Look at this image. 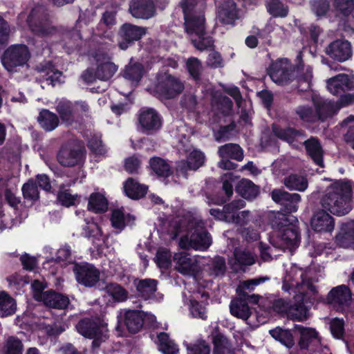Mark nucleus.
Listing matches in <instances>:
<instances>
[{"mask_svg": "<svg viewBox=\"0 0 354 354\" xmlns=\"http://www.w3.org/2000/svg\"><path fill=\"white\" fill-rule=\"evenodd\" d=\"M352 193L351 181L338 180L331 184L321 199L324 209L316 212L311 218L312 229L317 232H332L335 221L326 211L337 216L348 214L352 209Z\"/></svg>", "mask_w": 354, "mask_h": 354, "instance_id": "f257e3e1", "label": "nucleus"}, {"mask_svg": "<svg viewBox=\"0 0 354 354\" xmlns=\"http://www.w3.org/2000/svg\"><path fill=\"white\" fill-rule=\"evenodd\" d=\"M292 266L289 272V289L297 288L299 293L294 296L292 304L289 306V319L304 322L310 317L309 309L311 304L306 290L316 294L317 289L301 268Z\"/></svg>", "mask_w": 354, "mask_h": 354, "instance_id": "f03ea898", "label": "nucleus"}, {"mask_svg": "<svg viewBox=\"0 0 354 354\" xmlns=\"http://www.w3.org/2000/svg\"><path fill=\"white\" fill-rule=\"evenodd\" d=\"M183 12L185 31L190 37L192 45L200 51L214 49V40L207 35L203 9L183 10Z\"/></svg>", "mask_w": 354, "mask_h": 354, "instance_id": "7ed1b4c3", "label": "nucleus"}, {"mask_svg": "<svg viewBox=\"0 0 354 354\" xmlns=\"http://www.w3.org/2000/svg\"><path fill=\"white\" fill-rule=\"evenodd\" d=\"M272 201L282 206L279 211H270L268 218L272 228L281 232L282 239L288 243V192L274 189L271 193Z\"/></svg>", "mask_w": 354, "mask_h": 354, "instance_id": "20e7f679", "label": "nucleus"}, {"mask_svg": "<svg viewBox=\"0 0 354 354\" xmlns=\"http://www.w3.org/2000/svg\"><path fill=\"white\" fill-rule=\"evenodd\" d=\"M302 57V52H298L295 59L296 64L293 68L289 71V84L292 91L308 93L310 91L312 75L308 69L305 71Z\"/></svg>", "mask_w": 354, "mask_h": 354, "instance_id": "39448f33", "label": "nucleus"}, {"mask_svg": "<svg viewBox=\"0 0 354 354\" xmlns=\"http://www.w3.org/2000/svg\"><path fill=\"white\" fill-rule=\"evenodd\" d=\"M147 28L125 22L122 24L117 33L118 46L120 50H126L140 41L147 34Z\"/></svg>", "mask_w": 354, "mask_h": 354, "instance_id": "423d86ee", "label": "nucleus"}, {"mask_svg": "<svg viewBox=\"0 0 354 354\" xmlns=\"http://www.w3.org/2000/svg\"><path fill=\"white\" fill-rule=\"evenodd\" d=\"M138 116L140 131L145 135H153L159 131L162 127V117L153 108H141Z\"/></svg>", "mask_w": 354, "mask_h": 354, "instance_id": "0eeeda50", "label": "nucleus"}, {"mask_svg": "<svg viewBox=\"0 0 354 354\" xmlns=\"http://www.w3.org/2000/svg\"><path fill=\"white\" fill-rule=\"evenodd\" d=\"M218 155L221 158L218 163L219 168L225 170H236L239 165L232 160L241 161L244 158L243 150L236 143H227L218 149Z\"/></svg>", "mask_w": 354, "mask_h": 354, "instance_id": "6e6552de", "label": "nucleus"}, {"mask_svg": "<svg viewBox=\"0 0 354 354\" xmlns=\"http://www.w3.org/2000/svg\"><path fill=\"white\" fill-rule=\"evenodd\" d=\"M184 88V84L178 78L167 74L158 79L154 86V92L160 97L170 100L177 97Z\"/></svg>", "mask_w": 354, "mask_h": 354, "instance_id": "1a4fd4ad", "label": "nucleus"}, {"mask_svg": "<svg viewBox=\"0 0 354 354\" xmlns=\"http://www.w3.org/2000/svg\"><path fill=\"white\" fill-rule=\"evenodd\" d=\"M27 22L30 30L37 36H48L53 30L50 26L48 15L41 7H36L31 10L28 16Z\"/></svg>", "mask_w": 354, "mask_h": 354, "instance_id": "9d476101", "label": "nucleus"}, {"mask_svg": "<svg viewBox=\"0 0 354 354\" xmlns=\"http://www.w3.org/2000/svg\"><path fill=\"white\" fill-rule=\"evenodd\" d=\"M30 57L28 46L25 44H15L8 47L2 56V63L8 71L26 64Z\"/></svg>", "mask_w": 354, "mask_h": 354, "instance_id": "9b49d317", "label": "nucleus"}, {"mask_svg": "<svg viewBox=\"0 0 354 354\" xmlns=\"http://www.w3.org/2000/svg\"><path fill=\"white\" fill-rule=\"evenodd\" d=\"M351 292L346 285L332 288L327 295V302L337 312L347 313L350 310Z\"/></svg>", "mask_w": 354, "mask_h": 354, "instance_id": "f8f14e48", "label": "nucleus"}, {"mask_svg": "<svg viewBox=\"0 0 354 354\" xmlns=\"http://www.w3.org/2000/svg\"><path fill=\"white\" fill-rule=\"evenodd\" d=\"M73 272L77 282L86 288H93L100 281V270L93 264L87 262L75 263Z\"/></svg>", "mask_w": 354, "mask_h": 354, "instance_id": "ddd939ff", "label": "nucleus"}, {"mask_svg": "<svg viewBox=\"0 0 354 354\" xmlns=\"http://www.w3.org/2000/svg\"><path fill=\"white\" fill-rule=\"evenodd\" d=\"M57 159L64 167L81 166L84 165L86 159V151L81 147L62 145L57 153Z\"/></svg>", "mask_w": 354, "mask_h": 354, "instance_id": "4468645a", "label": "nucleus"}, {"mask_svg": "<svg viewBox=\"0 0 354 354\" xmlns=\"http://www.w3.org/2000/svg\"><path fill=\"white\" fill-rule=\"evenodd\" d=\"M236 293L239 297L231 301L230 305V313L234 317L247 320L252 315V310L247 300L257 302L259 297L255 295H249L246 291L240 288H236Z\"/></svg>", "mask_w": 354, "mask_h": 354, "instance_id": "2eb2a0df", "label": "nucleus"}, {"mask_svg": "<svg viewBox=\"0 0 354 354\" xmlns=\"http://www.w3.org/2000/svg\"><path fill=\"white\" fill-rule=\"evenodd\" d=\"M297 335L299 336L298 344L301 349H308L310 344L320 343L318 333L315 329L295 324L291 330H289V348L295 344L293 336Z\"/></svg>", "mask_w": 354, "mask_h": 354, "instance_id": "dca6fc26", "label": "nucleus"}, {"mask_svg": "<svg viewBox=\"0 0 354 354\" xmlns=\"http://www.w3.org/2000/svg\"><path fill=\"white\" fill-rule=\"evenodd\" d=\"M144 324V316L141 311L137 310H129L124 313L123 319L122 316H118V324L116 330H120L125 327L127 331L131 334L138 333Z\"/></svg>", "mask_w": 354, "mask_h": 354, "instance_id": "f3484780", "label": "nucleus"}, {"mask_svg": "<svg viewBox=\"0 0 354 354\" xmlns=\"http://www.w3.org/2000/svg\"><path fill=\"white\" fill-rule=\"evenodd\" d=\"M326 54L339 62L349 59L353 54L351 43L345 39H336L330 42L325 50Z\"/></svg>", "mask_w": 354, "mask_h": 354, "instance_id": "a211bd4d", "label": "nucleus"}, {"mask_svg": "<svg viewBox=\"0 0 354 354\" xmlns=\"http://www.w3.org/2000/svg\"><path fill=\"white\" fill-rule=\"evenodd\" d=\"M310 97L316 111V121H324L339 111L336 102L324 100L315 93H311Z\"/></svg>", "mask_w": 354, "mask_h": 354, "instance_id": "6ab92c4d", "label": "nucleus"}, {"mask_svg": "<svg viewBox=\"0 0 354 354\" xmlns=\"http://www.w3.org/2000/svg\"><path fill=\"white\" fill-rule=\"evenodd\" d=\"M103 327V323L98 317H84L76 325L77 331L88 339L102 335Z\"/></svg>", "mask_w": 354, "mask_h": 354, "instance_id": "aec40b11", "label": "nucleus"}, {"mask_svg": "<svg viewBox=\"0 0 354 354\" xmlns=\"http://www.w3.org/2000/svg\"><path fill=\"white\" fill-rule=\"evenodd\" d=\"M267 74L278 85L288 83V58H279L272 61L267 68Z\"/></svg>", "mask_w": 354, "mask_h": 354, "instance_id": "412c9836", "label": "nucleus"}, {"mask_svg": "<svg viewBox=\"0 0 354 354\" xmlns=\"http://www.w3.org/2000/svg\"><path fill=\"white\" fill-rule=\"evenodd\" d=\"M328 91L334 95H341L346 91L354 89V78L346 74H339L326 81Z\"/></svg>", "mask_w": 354, "mask_h": 354, "instance_id": "4be33fe9", "label": "nucleus"}, {"mask_svg": "<svg viewBox=\"0 0 354 354\" xmlns=\"http://www.w3.org/2000/svg\"><path fill=\"white\" fill-rule=\"evenodd\" d=\"M129 12L135 18L148 19L156 12L154 3L152 0H131Z\"/></svg>", "mask_w": 354, "mask_h": 354, "instance_id": "5701e85b", "label": "nucleus"}, {"mask_svg": "<svg viewBox=\"0 0 354 354\" xmlns=\"http://www.w3.org/2000/svg\"><path fill=\"white\" fill-rule=\"evenodd\" d=\"M158 281L154 279L136 278L133 280V285L136 287L137 295L144 300H149L155 297L158 290Z\"/></svg>", "mask_w": 354, "mask_h": 354, "instance_id": "b1692460", "label": "nucleus"}, {"mask_svg": "<svg viewBox=\"0 0 354 354\" xmlns=\"http://www.w3.org/2000/svg\"><path fill=\"white\" fill-rule=\"evenodd\" d=\"M35 70L48 84L55 86L60 84L62 72L57 69L52 61H44L36 66Z\"/></svg>", "mask_w": 354, "mask_h": 354, "instance_id": "393cba45", "label": "nucleus"}, {"mask_svg": "<svg viewBox=\"0 0 354 354\" xmlns=\"http://www.w3.org/2000/svg\"><path fill=\"white\" fill-rule=\"evenodd\" d=\"M41 301L45 306L59 310L67 308L70 303L69 298L66 295L53 290L43 292Z\"/></svg>", "mask_w": 354, "mask_h": 354, "instance_id": "a878e982", "label": "nucleus"}, {"mask_svg": "<svg viewBox=\"0 0 354 354\" xmlns=\"http://www.w3.org/2000/svg\"><path fill=\"white\" fill-rule=\"evenodd\" d=\"M217 17L223 24H234L237 19V7L232 0H223L218 6Z\"/></svg>", "mask_w": 354, "mask_h": 354, "instance_id": "bb28decb", "label": "nucleus"}, {"mask_svg": "<svg viewBox=\"0 0 354 354\" xmlns=\"http://www.w3.org/2000/svg\"><path fill=\"white\" fill-rule=\"evenodd\" d=\"M176 269L183 274L194 276L197 272V266L193 261L189 254L185 252H178L174 255Z\"/></svg>", "mask_w": 354, "mask_h": 354, "instance_id": "cd10ccee", "label": "nucleus"}, {"mask_svg": "<svg viewBox=\"0 0 354 354\" xmlns=\"http://www.w3.org/2000/svg\"><path fill=\"white\" fill-rule=\"evenodd\" d=\"M124 192L127 197L132 200H139L146 196L148 186L140 184L133 178H128L124 183Z\"/></svg>", "mask_w": 354, "mask_h": 354, "instance_id": "c85d7f7f", "label": "nucleus"}, {"mask_svg": "<svg viewBox=\"0 0 354 354\" xmlns=\"http://www.w3.org/2000/svg\"><path fill=\"white\" fill-rule=\"evenodd\" d=\"M235 191L243 198L252 201L259 194L260 188L252 180L243 178L236 184Z\"/></svg>", "mask_w": 354, "mask_h": 354, "instance_id": "c756f323", "label": "nucleus"}, {"mask_svg": "<svg viewBox=\"0 0 354 354\" xmlns=\"http://www.w3.org/2000/svg\"><path fill=\"white\" fill-rule=\"evenodd\" d=\"M56 111L66 127H70L77 121L75 109L71 102H60L55 107Z\"/></svg>", "mask_w": 354, "mask_h": 354, "instance_id": "7c9ffc66", "label": "nucleus"}, {"mask_svg": "<svg viewBox=\"0 0 354 354\" xmlns=\"http://www.w3.org/2000/svg\"><path fill=\"white\" fill-rule=\"evenodd\" d=\"M145 71V67L142 64L138 62H133L131 60L122 70V75L125 80L132 83L138 84L142 80Z\"/></svg>", "mask_w": 354, "mask_h": 354, "instance_id": "2f4dec72", "label": "nucleus"}, {"mask_svg": "<svg viewBox=\"0 0 354 354\" xmlns=\"http://www.w3.org/2000/svg\"><path fill=\"white\" fill-rule=\"evenodd\" d=\"M191 237L194 250L204 251L212 244L211 235L205 228L195 229Z\"/></svg>", "mask_w": 354, "mask_h": 354, "instance_id": "473e14b6", "label": "nucleus"}, {"mask_svg": "<svg viewBox=\"0 0 354 354\" xmlns=\"http://www.w3.org/2000/svg\"><path fill=\"white\" fill-rule=\"evenodd\" d=\"M39 126L46 131L55 130L59 124V119L57 114L46 109H42L37 117Z\"/></svg>", "mask_w": 354, "mask_h": 354, "instance_id": "72a5a7b5", "label": "nucleus"}, {"mask_svg": "<svg viewBox=\"0 0 354 354\" xmlns=\"http://www.w3.org/2000/svg\"><path fill=\"white\" fill-rule=\"evenodd\" d=\"M149 163L152 172L158 178H167L173 174V170L169 164L160 157L151 158Z\"/></svg>", "mask_w": 354, "mask_h": 354, "instance_id": "f704fd0d", "label": "nucleus"}, {"mask_svg": "<svg viewBox=\"0 0 354 354\" xmlns=\"http://www.w3.org/2000/svg\"><path fill=\"white\" fill-rule=\"evenodd\" d=\"M304 146L314 162L321 167H324L323 150L318 139L311 137L304 142Z\"/></svg>", "mask_w": 354, "mask_h": 354, "instance_id": "c9c22d12", "label": "nucleus"}, {"mask_svg": "<svg viewBox=\"0 0 354 354\" xmlns=\"http://www.w3.org/2000/svg\"><path fill=\"white\" fill-rule=\"evenodd\" d=\"M109 207L106 198L100 192H93L88 199L87 209L95 214H103Z\"/></svg>", "mask_w": 354, "mask_h": 354, "instance_id": "e433bc0d", "label": "nucleus"}, {"mask_svg": "<svg viewBox=\"0 0 354 354\" xmlns=\"http://www.w3.org/2000/svg\"><path fill=\"white\" fill-rule=\"evenodd\" d=\"M17 308L15 300L6 291L0 292V317L13 315Z\"/></svg>", "mask_w": 354, "mask_h": 354, "instance_id": "4c0bfd02", "label": "nucleus"}, {"mask_svg": "<svg viewBox=\"0 0 354 354\" xmlns=\"http://www.w3.org/2000/svg\"><path fill=\"white\" fill-rule=\"evenodd\" d=\"M158 349L163 354H178V345L169 338L167 333L162 332L158 335Z\"/></svg>", "mask_w": 354, "mask_h": 354, "instance_id": "58836bf2", "label": "nucleus"}, {"mask_svg": "<svg viewBox=\"0 0 354 354\" xmlns=\"http://www.w3.org/2000/svg\"><path fill=\"white\" fill-rule=\"evenodd\" d=\"M111 225L114 229L118 230L121 232L126 226L125 221L127 223L129 221H134V216L131 214H127L125 217L123 211L120 209H114L112 211L111 216L110 218Z\"/></svg>", "mask_w": 354, "mask_h": 354, "instance_id": "ea45409f", "label": "nucleus"}, {"mask_svg": "<svg viewBox=\"0 0 354 354\" xmlns=\"http://www.w3.org/2000/svg\"><path fill=\"white\" fill-rule=\"evenodd\" d=\"M118 66L113 62L97 64L96 71L97 79L101 81L109 80L116 73Z\"/></svg>", "mask_w": 354, "mask_h": 354, "instance_id": "a19ab883", "label": "nucleus"}, {"mask_svg": "<svg viewBox=\"0 0 354 354\" xmlns=\"http://www.w3.org/2000/svg\"><path fill=\"white\" fill-rule=\"evenodd\" d=\"M298 220L295 216L289 215V251L297 248L300 243V232L296 225Z\"/></svg>", "mask_w": 354, "mask_h": 354, "instance_id": "79ce46f5", "label": "nucleus"}, {"mask_svg": "<svg viewBox=\"0 0 354 354\" xmlns=\"http://www.w3.org/2000/svg\"><path fill=\"white\" fill-rule=\"evenodd\" d=\"M80 195L72 194L70 189L60 190L57 196L59 203L66 207L77 206L80 203Z\"/></svg>", "mask_w": 354, "mask_h": 354, "instance_id": "37998d69", "label": "nucleus"}, {"mask_svg": "<svg viewBox=\"0 0 354 354\" xmlns=\"http://www.w3.org/2000/svg\"><path fill=\"white\" fill-rule=\"evenodd\" d=\"M222 190L225 192V196H216L214 203L217 205H223L230 199L233 195L234 189L232 185V174H228L224 176L223 181Z\"/></svg>", "mask_w": 354, "mask_h": 354, "instance_id": "c03bdc74", "label": "nucleus"}, {"mask_svg": "<svg viewBox=\"0 0 354 354\" xmlns=\"http://www.w3.org/2000/svg\"><path fill=\"white\" fill-rule=\"evenodd\" d=\"M235 264L239 266H252L255 263L257 257L250 252L236 248L234 252Z\"/></svg>", "mask_w": 354, "mask_h": 354, "instance_id": "a18cd8bd", "label": "nucleus"}, {"mask_svg": "<svg viewBox=\"0 0 354 354\" xmlns=\"http://www.w3.org/2000/svg\"><path fill=\"white\" fill-rule=\"evenodd\" d=\"M214 345L213 354H226L231 344L228 339L222 333H216L212 338Z\"/></svg>", "mask_w": 354, "mask_h": 354, "instance_id": "49530a36", "label": "nucleus"}, {"mask_svg": "<svg viewBox=\"0 0 354 354\" xmlns=\"http://www.w3.org/2000/svg\"><path fill=\"white\" fill-rule=\"evenodd\" d=\"M288 183L289 190H297L299 192L305 191L308 186L306 176L301 174L289 175Z\"/></svg>", "mask_w": 354, "mask_h": 354, "instance_id": "de8ad7c7", "label": "nucleus"}, {"mask_svg": "<svg viewBox=\"0 0 354 354\" xmlns=\"http://www.w3.org/2000/svg\"><path fill=\"white\" fill-rule=\"evenodd\" d=\"M23 196L25 199L36 201L39 198V192L36 181L29 179L21 188Z\"/></svg>", "mask_w": 354, "mask_h": 354, "instance_id": "09e8293b", "label": "nucleus"}, {"mask_svg": "<svg viewBox=\"0 0 354 354\" xmlns=\"http://www.w3.org/2000/svg\"><path fill=\"white\" fill-rule=\"evenodd\" d=\"M226 272V263L224 257L216 256L212 261L211 266L209 268V273L210 276L214 277H223Z\"/></svg>", "mask_w": 354, "mask_h": 354, "instance_id": "8fccbe9b", "label": "nucleus"}, {"mask_svg": "<svg viewBox=\"0 0 354 354\" xmlns=\"http://www.w3.org/2000/svg\"><path fill=\"white\" fill-rule=\"evenodd\" d=\"M108 292L114 300L118 302L124 301L128 297V292L121 285L116 283H111L106 286Z\"/></svg>", "mask_w": 354, "mask_h": 354, "instance_id": "3c124183", "label": "nucleus"}, {"mask_svg": "<svg viewBox=\"0 0 354 354\" xmlns=\"http://www.w3.org/2000/svg\"><path fill=\"white\" fill-rule=\"evenodd\" d=\"M186 68L190 76L196 81L201 79L202 64L196 57H189L186 62Z\"/></svg>", "mask_w": 354, "mask_h": 354, "instance_id": "603ef678", "label": "nucleus"}, {"mask_svg": "<svg viewBox=\"0 0 354 354\" xmlns=\"http://www.w3.org/2000/svg\"><path fill=\"white\" fill-rule=\"evenodd\" d=\"M205 160V157L202 151L194 150L187 157V167L190 170H196L203 165Z\"/></svg>", "mask_w": 354, "mask_h": 354, "instance_id": "864d4df0", "label": "nucleus"}, {"mask_svg": "<svg viewBox=\"0 0 354 354\" xmlns=\"http://www.w3.org/2000/svg\"><path fill=\"white\" fill-rule=\"evenodd\" d=\"M23 344L15 336H10L5 344V354H22Z\"/></svg>", "mask_w": 354, "mask_h": 354, "instance_id": "5fc2aeb1", "label": "nucleus"}, {"mask_svg": "<svg viewBox=\"0 0 354 354\" xmlns=\"http://www.w3.org/2000/svg\"><path fill=\"white\" fill-rule=\"evenodd\" d=\"M306 136L303 131L289 128V145L295 149H300L304 145Z\"/></svg>", "mask_w": 354, "mask_h": 354, "instance_id": "6e6d98bb", "label": "nucleus"}, {"mask_svg": "<svg viewBox=\"0 0 354 354\" xmlns=\"http://www.w3.org/2000/svg\"><path fill=\"white\" fill-rule=\"evenodd\" d=\"M187 354H210V346L204 340L200 339L187 346Z\"/></svg>", "mask_w": 354, "mask_h": 354, "instance_id": "4d7b16f0", "label": "nucleus"}, {"mask_svg": "<svg viewBox=\"0 0 354 354\" xmlns=\"http://www.w3.org/2000/svg\"><path fill=\"white\" fill-rule=\"evenodd\" d=\"M235 128L236 124L234 122L227 125L221 126L214 133L216 140L218 142L229 140Z\"/></svg>", "mask_w": 354, "mask_h": 354, "instance_id": "13d9d810", "label": "nucleus"}, {"mask_svg": "<svg viewBox=\"0 0 354 354\" xmlns=\"http://www.w3.org/2000/svg\"><path fill=\"white\" fill-rule=\"evenodd\" d=\"M268 12L274 17H286L287 10L280 0H270L267 3Z\"/></svg>", "mask_w": 354, "mask_h": 354, "instance_id": "bf43d9fd", "label": "nucleus"}, {"mask_svg": "<svg viewBox=\"0 0 354 354\" xmlns=\"http://www.w3.org/2000/svg\"><path fill=\"white\" fill-rule=\"evenodd\" d=\"M329 2L328 0H313L311 9L317 17L324 16L329 10Z\"/></svg>", "mask_w": 354, "mask_h": 354, "instance_id": "052dcab7", "label": "nucleus"}, {"mask_svg": "<svg viewBox=\"0 0 354 354\" xmlns=\"http://www.w3.org/2000/svg\"><path fill=\"white\" fill-rule=\"evenodd\" d=\"M295 112L299 118L302 120L308 122H316V115L312 108L310 106H299L297 108Z\"/></svg>", "mask_w": 354, "mask_h": 354, "instance_id": "680f3d73", "label": "nucleus"}, {"mask_svg": "<svg viewBox=\"0 0 354 354\" xmlns=\"http://www.w3.org/2000/svg\"><path fill=\"white\" fill-rule=\"evenodd\" d=\"M10 33V26L8 22L0 16V49L8 42Z\"/></svg>", "mask_w": 354, "mask_h": 354, "instance_id": "e2e57ef3", "label": "nucleus"}, {"mask_svg": "<svg viewBox=\"0 0 354 354\" xmlns=\"http://www.w3.org/2000/svg\"><path fill=\"white\" fill-rule=\"evenodd\" d=\"M87 146L90 151L95 155H104L106 153L102 140L96 136L92 137L88 141Z\"/></svg>", "mask_w": 354, "mask_h": 354, "instance_id": "0e129e2a", "label": "nucleus"}, {"mask_svg": "<svg viewBox=\"0 0 354 354\" xmlns=\"http://www.w3.org/2000/svg\"><path fill=\"white\" fill-rule=\"evenodd\" d=\"M141 162L135 156L127 158L124 160V168L130 174H137L140 167Z\"/></svg>", "mask_w": 354, "mask_h": 354, "instance_id": "69168bd1", "label": "nucleus"}, {"mask_svg": "<svg viewBox=\"0 0 354 354\" xmlns=\"http://www.w3.org/2000/svg\"><path fill=\"white\" fill-rule=\"evenodd\" d=\"M330 329L335 337L342 338L344 333V320L339 318L332 319L330 323Z\"/></svg>", "mask_w": 354, "mask_h": 354, "instance_id": "338daca9", "label": "nucleus"}, {"mask_svg": "<svg viewBox=\"0 0 354 354\" xmlns=\"http://www.w3.org/2000/svg\"><path fill=\"white\" fill-rule=\"evenodd\" d=\"M155 261L159 268H168L171 263L169 251L166 249L158 250L156 254Z\"/></svg>", "mask_w": 354, "mask_h": 354, "instance_id": "774afa93", "label": "nucleus"}]
</instances>
